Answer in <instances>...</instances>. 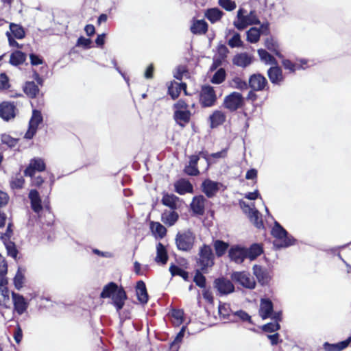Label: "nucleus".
<instances>
[{"mask_svg":"<svg viewBox=\"0 0 351 351\" xmlns=\"http://www.w3.org/2000/svg\"><path fill=\"white\" fill-rule=\"evenodd\" d=\"M350 342L351 337H349L347 339L337 343H329L328 342H325L323 347L325 351H341L346 348Z\"/></svg>","mask_w":351,"mask_h":351,"instance_id":"28","label":"nucleus"},{"mask_svg":"<svg viewBox=\"0 0 351 351\" xmlns=\"http://www.w3.org/2000/svg\"><path fill=\"white\" fill-rule=\"evenodd\" d=\"M233 87L241 90H247L250 88L249 82L247 83L245 81L241 80L239 77H234L232 80Z\"/></svg>","mask_w":351,"mask_h":351,"instance_id":"51","label":"nucleus"},{"mask_svg":"<svg viewBox=\"0 0 351 351\" xmlns=\"http://www.w3.org/2000/svg\"><path fill=\"white\" fill-rule=\"evenodd\" d=\"M219 5L227 11H232L236 8V3L232 0H219Z\"/></svg>","mask_w":351,"mask_h":351,"instance_id":"57","label":"nucleus"},{"mask_svg":"<svg viewBox=\"0 0 351 351\" xmlns=\"http://www.w3.org/2000/svg\"><path fill=\"white\" fill-rule=\"evenodd\" d=\"M9 87V79L5 73L0 74V89H7Z\"/></svg>","mask_w":351,"mask_h":351,"instance_id":"64","label":"nucleus"},{"mask_svg":"<svg viewBox=\"0 0 351 351\" xmlns=\"http://www.w3.org/2000/svg\"><path fill=\"white\" fill-rule=\"evenodd\" d=\"M23 90L25 94L31 99L36 98L40 93L38 85L34 81L26 82L23 87Z\"/></svg>","mask_w":351,"mask_h":351,"instance_id":"29","label":"nucleus"},{"mask_svg":"<svg viewBox=\"0 0 351 351\" xmlns=\"http://www.w3.org/2000/svg\"><path fill=\"white\" fill-rule=\"evenodd\" d=\"M28 197L30 200L31 208L36 213L43 210V205L39 193L36 189L30 190Z\"/></svg>","mask_w":351,"mask_h":351,"instance_id":"20","label":"nucleus"},{"mask_svg":"<svg viewBox=\"0 0 351 351\" xmlns=\"http://www.w3.org/2000/svg\"><path fill=\"white\" fill-rule=\"evenodd\" d=\"M198 256L196 261L197 265L204 273L207 274L208 269L215 265V255L211 247L204 244L199 247Z\"/></svg>","mask_w":351,"mask_h":351,"instance_id":"3","label":"nucleus"},{"mask_svg":"<svg viewBox=\"0 0 351 351\" xmlns=\"http://www.w3.org/2000/svg\"><path fill=\"white\" fill-rule=\"evenodd\" d=\"M169 271L172 276H179L182 277L185 281L189 280V273L176 265L172 264L169 267Z\"/></svg>","mask_w":351,"mask_h":351,"instance_id":"47","label":"nucleus"},{"mask_svg":"<svg viewBox=\"0 0 351 351\" xmlns=\"http://www.w3.org/2000/svg\"><path fill=\"white\" fill-rule=\"evenodd\" d=\"M223 15V11L218 8H208L205 11V17L211 23L219 21Z\"/></svg>","mask_w":351,"mask_h":351,"instance_id":"31","label":"nucleus"},{"mask_svg":"<svg viewBox=\"0 0 351 351\" xmlns=\"http://www.w3.org/2000/svg\"><path fill=\"white\" fill-rule=\"evenodd\" d=\"M228 44L232 48L242 47L243 42L241 39L240 34L235 32L232 37L228 40Z\"/></svg>","mask_w":351,"mask_h":351,"instance_id":"50","label":"nucleus"},{"mask_svg":"<svg viewBox=\"0 0 351 351\" xmlns=\"http://www.w3.org/2000/svg\"><path fill=\"white\" fill-rule=\"evenodd\" d=\"M178 199L179 198L173 194L165 193L162 196L161 202L171 210H176L177 208V201Z\"/></svg>","mask_w":351,"mask_h":351,"instance_id":"35","label":"nucleus"},{"mask_svg":"<svg viewBox=\"0 0 351 351\" xmlns=\"http://www.w3.org/2000/svg\"><path fill=\"white\" fill-rule=\"evenodd\" d=\"M231 280L239 283L245 288L253 289L256 287V282L248 273L245 271H234L231 274Z\"/></svg>","mask_w":351,"mask_h":351,"instance_id":"8","label":"nucleus"},{"mask_svg":"<svg viewBox=\"0 0 351 351\" xmlns=\"http://www.w3.org/2000/svg\"><path fill=\"white\" fill-rule=\"evenodd\" d=\"M150 229L156 237L162 239L167 234L166 228L159 222L152 221Z\"/></svg>","mask_w":351,"mask_h":351,"instance_id":"41","label":"nucleus"},{"mask_svg":"<svg viewBox=\"0 0 351 351\" xmlns=\"http://www.w3.org/2000/svg\"><path fill=\"white\" fill-rule=\"evenodd\" d=\"M271 234L276 238L273 244L276 249L288 247L296 241L278 221L274 222Z\"/></svg>","mask_w":351,"mask_h":351,"instance_id":"2","label":"nucleus"},{"mask_svg":"<svg viewBox=\"0 0 351 351\" xmlns=\"http://www.w3.org/2000/svg\"><path fill=\"white\" fill-rule=\"evenodd\" d=\"M245 12V10L243 8H240L237 12V21H234L233 23L237 29L243 30L249 25L261 24L256 11L251 10L247 15H244Z\"/></svg>","mask_w":351,"mask_h":351,"instance_id":"5","label":"nucleus"},{"mask_svg":"<svg viewBox=\"0 0 351 351\" xmlns=\"http://www.w3.org/2000/svg\"><path fill=\"white\" fill-rule=\"evenodd\" d=\"M261 34V30L257 27H251L246 32L247 40L250 43H257Z\"/></svg>","mask_w":351,"mask_h":351,"instance_id":"43","label":"nucleus"},{"mask_svg":"<svg viewBox=\"0 0 351 351\" xmlns=\"http://www.w3.org/2000/svg\"><path fill=\"white\" fill-rule=\"evenodd\" d=\"M91 40L90 38H86L84 36L78 38L76 43L77 47H83L84 49L90 48Z\"/></svg>","mask_w":351,"mask_h":351,"instance_id":"60","label":"nucleus"},{"mask_svg":"<svg viewBox=\"0 0 351 351\" xmlns=\"http://www.w3.org/2000/svg\"><path fill=\"white\" fill-rule=\"evenodd\" d=\"M191 113L189 110H176L173 114V118L176 123L184 128L190 121Z\"/></svg>","mask_w":351,"mask_h":351,"instance_id":"23","label":"nucleus"},{"mask_svg":"<svg viewBox=\"0 0 351 351\" xmlns=\"http://www.w3.org/2000/svg\"><path fill=\"white\" fill-rule=\"evenodd\" d=\"M136 292L138 300L143 304L147 302L149 295L147 291L145 284L143 281L139 280L136 283Z\"/></svg>","mask_w":351,"mask_h":351,"instance_id":"27","label":"nucleus"},{"mask_svg":"<svg viewBox=\"0 0 351 351\" xmlns=\"http://www.w3.org/2000/svg\"><path fill=\"white\" fill-rule=\"evenodd\" d=\"M178 218L179 215L174 210H165L161 215V221L168 226H173Z\"/></svg>","mask_w":351,"mask_h":351,"instance_id":"25","label":"nucleus"},{"mask_svg":"<svg viewBox=\"0 0 351 351\" xmlns=\"http://www.w3.org/2000/svg\"><path fill=\"white\" fill-rule=\"evenodd\" d=\"M13 337L16 343L19 344L21 343L23 338V331L19 324H17Z\"/></svg>","mask_w":351,"mask_h":351,"instance_id":"63","label":"nucleus"},{"mask_svg":"<svg viewBox=\"0 0 351 351\" xmlns=\"http://www.w3.org/2000/svg\"><path fill=\"white\" fill-rule=\"evenodd\" d=\"M226 77V72L223 68L219 69L212 77L210 82L214 84H220L225 80Z\"/></svg>","mask_w":351,"mask_h":351,"instance_id":"48","label":"nucleus"},{"mask_svg":"<svg viewBox=\"0 0 351 351\" xmlns=\"http://www.w3.org/2000/svg\"><path fill=\"white\" fill-rule=\"evenodd\" d=\"M46 169V164L41 158H34L29 161V165L24 170V175L27 177H33L36 172L44 171Z\"/></svg>","mask_w":351,"mask_h":351,"instance_id":"11","label":"nucleus"},{"mask_svg":"<svg viewBox=\"0 0 351 351\" xmlns=\"http://www.w3.org/2000/svg\"><path fill=\"white\" fill-rule=\"evenodd\" d=\"M1 142L10 147H14L17 144L18 140L5 134L1 136Z\"/></svg>","mask_w":351,"mask_h":351,"instance_id":"56","label":"nucleus"},{"mask_svg":"<svg viewBox=\"0 0 351 351\" xmlns=\"http://www.w3.org/2000/svg\"><path fill=\"white\" fill-rule=\"evenodd\" d=\"M26 60V54L21 51L12 52L10 58V63L14 66L22 64Z\"/></svg>","mask_w":351,"mask_h":351,"instance_id":"40","label":"nucleus"},{"mask_svg":"<svg viewBox=\"0 0 351 351\" xmlns=\"http://www.w3.org/2000/svg\"><path fill=\"white\" fill-rule=\"evenodd\" d=\"M263 252V247L259 243H253L249 247H246L247 258L250 261L255 260Z\"/></svg>","mask_w":351,"mask_h":351,"instance_id":"32","label":"nucleus"},{"mask_svg":"<svg viewBox=\"0 0 351 351\" xmlns=\"http://www.w3.org/2000/svg\"><path fill=\"white\" fill-rule=\"evenodd\" d=\"M206 199L202 195L193 197L192 202L190 204L191 210L195 215H202L205 211V203Z\"/></svg>","mask_w":351,"mask_h":351,"instance_id":"18","label":"nucleus"},{"mask_svg":"<svg viewBox=\"0 0 351 351\" xmlns=\"http://www.w3.org/2000/svg\"><path fill=\"white\" fill-rule=\"evenodd\" d=\"M186 83L181 82L172 83L168 86V93L173 99L178 98L182 90L186 91Z\"/></svg>","mask_w":351,"mask_h":351,"instance_id":"33","label":"nucleus"},{"mask_svg":"<svg viewBox=\"0 0 351 351\" xmlns=\"http://www.w3.org/2000/svg\"><path fill=\"white\" fill-rule=\"evenodd\" d=\"M213 247L217 257L223 256L229 247L228 243L222 240L217 239L213 242Z\"/></svg>","mask_w":351,"mask_h":351,"instance_id":"36","label":"nucleus"},{"mask_svg":"<svg viewBox=\"0 0 351 351\" xmlns=\"http://www.w3.org/2000/svg\"><path fill=\"white\" fill-rule=\"evenodd\" d=\"M43 121L42 113L40 110L34 109L32 110V117L29 121V128L25 134L26 139H32L36 133L38 127Z\"/></svg>","mask_w":351,"mask_h":351,"instance_id":"9","label":"nucleus"},{"mask_svg":"<svg viewBox=\"0 0 351 351\" xmlns=\"http://www.w3.org/2000/svg\"><path fill=\"white\" fill-rule=\"evenodd\" d=\"M282 64L285 69L289 70L291 72H295L296 69H304L302 66H297L294 63H293L289 59L282 58Z\"/></svg>","mask_w":351,"mask_h":351,"instance_id":"55","label":"nucleus"},{"mask_svg":"<svg viewBox=\"0 0 351 351\" xmlns=\"http://www.w3.org/2000/svg\"><path fill=\"white\" fill-rule=\"evenodd\" d=\"M167 261L168 254L167 249L162 243H158L156 245V256L155 258V261L157 263L165 265L167 263Z\"/></svg>","mask_w":351,"mask_h":351,"instance_id":"34","label":"nucleus"},{"mask_svg":"<svg viewBox=\"0 0 351 351\" xmlns=\"http://www.w3.org/2000/svg\"><path fill=\"white\" fill-rule=\"evenodd\" d=\"M267 76L271 83L277 86H280L285 80V76L283 75L282 70L277 64L271 66L267 70Z\"/></svg>","mask_w":351,"mask_h":351,"instance_id":"15","label":"nucleus"},{"mask_svg":"<svg viewBox=\"0 0 351 351\" xmlns=\"http://www.w3.org/2000/svg\"><path fill=\"white\" fill-rule=\"evenodd\" d=\"M222 184L218 182L210 179L205 180L202 184V191L207 197L211 198L219 191V186Z\"/></svg>","mask_w":351,"mask_h":351,"instance_id":"16","label":"nucleus"},{"mask_svg":"<svg viewBox=\"0 0 351 351\" xmlns=\"http://www.w3.org/2000/svg\"><path fill=\"white\" fill-rule=\"evenodd\" d=\"M226 117L224 112L217 110H215L208 118L210 127L213 129L217 128L226 121Z\"/></svg>","mask_w":351,"mask_h":351,"instance_id":"22","label":"nucleus"},{"mask_svg":"<svg viewBox=\"0 0 351 351\" xmlns=\"http://www.w3.org/2000/svg\"><path fill=\"white\" fill-rule=\"evenodd\" d=\"M12 234V223H9L7 226L6 231L1 236V239L3 242L10 241V239Z\"/></svg>","mask_w":351,"mask_h":351,"instance_id":"61","label":"nucleus"},{"mask_svg":"<svg viewBox=\"0 0 351 351\" xmlns=\"http://www.w3.org/2000/svg\"><path fill=\"white\" fill-rule=\"evenodd\" d=\"M217 95L214 88L210 85L202 87L199 93V103L204 108L212 107L217 101Z\"/></svg>","mask_w":351,"mask_h":351,"instance_id":"6","label":"nucleus"},{"mask_svg":"<svg viewBox=\"0 0 351 351\" xmlns=\"http://www.w3.org/2000/svg\"><path fill=\"white\" fill-rule=\"evenodd\" d=\"M23 280L24 275L21 273L20 269H19L14 278V284L16 289L19 290L22 288Z\"/></svg>","mask_w":351,"mask_h":351,"instance_id":"54","label":"nucleus"},{"mask_svg":"<svg viewBox=\"0 0 351 351\" xmlns=\"http://www.w3.org/2000/svg\"><path fill=\"white\" fill-rule=\"evenodd\" d=\"M274 311V304L269 298H262L261 300L259 315L263 319H266L271 317Z\"/></svg>","mask_w":351,"mask_h":351,"instance_id":"19","label":"nucleus"},{"mask_svg":"<svg viewBox=\"0 0 351 351\" xmlns=\"http://www.w3.org/2000/svg\"><path fill=\"white\" fill-rule=\"evenodd\" d=\"M228 53L229 50L228 47L223 44H220L217 47V54L216 56L225 61Z\"/></svg>","mask_w":351,"mask_h":351,"instance_id":"58","label":"nucleus"},{"mask_svg":"<svg viewBox=\"0 0 351 351\" xmlns=\"http://www.w3.org/2000/svg\"><path fill=\"white\" fill-rule=\"evenodd\" d=\"M14 308L19 315L25 313L28 307V304L25 298L19 293H12Z\"/></svg>","mask_w":351,"mask_h":351,"instance_id":"21","label":"nucleus"},{"mask_svg":"<svg viewBox=\"0 0 351 351\" xmlns=\"http://www.w3.org/2000/svg\"><path fill=\"white\" fill-rule=\"evenodd\" d=\"M203 274L204 273L201 269H197L193 278V282L200 288H205L206 284V278Z\"/></svg>","mask_w":351,"mask_h":351,"instance_id":"46","label":"nucleus"},{"mask_svg":"<svg viewBox=\"0 0 351 351\" xmlns=\"http://www.w3.org/2000/svg\"><path fill=\"white\" fill-rule=\"evenodd\" d=\"M195 235L190 230H186L178 232L175 238V242L178 250L189 252L194 246Z\"/></svg>","mask_w":351,"mask_h":351,"instance_id":"4","label":"nucleus"},{"mask_svg":"<svg viewBox=\"0 0 351 351\" xmlns=\"http://www.w3.org/2000/svg\"><path fill=\"white\" fill-rule=\"evenodd\" d=\"M267 84V79L260 73L253 74L249 78V86L253 90L262 91Z\"/></svg>","mask_w":351,"mask_h":351,"instance_id":"14","label":"nucleus"},{"mask_svg":"<svg viewBox=\"0 0 351 351\" xmlns=\"http://www.w3.org/2000/svg\"><path fill=\"white\" fill-rule=\"evenodd\" d=\"M248 217L253 224L258 228H263V223L260 216L259 211L256 209H250V212L247 213Z\"/></svg>","mask_w":351,"mask_h":351,"instance_id":"38","label":"nucleus"},{"mask_svg":"<svg viewBox=\"0 0 351 351\" xmlns=\"http://www.w3.org/2000/svg\"><path fill=\"white\" fill-rule=\"evenodd\" d=\"M10 32L11 35L16 39H23L25 36L24 28L19 24L14 23H10Z\"/></svg>","mask_w":351,"mask_h":351,"instance_id":"37","label":"nucleus"},{"mask_svg":"<svg viewBox=\"0 0 351 351\" xmlns=\"http://www.w3.org/2000/svg\"><path fill=\"white\" fill-rule=\"evenodd\" d=\"M175 191L180 194L184 195L186 193H192L193 186L191 183L184 179H180L174 184Z\"/></svg>","mask_w":351,"mask_h":351,"instance_id":"24","label":"nucleus"},{"mask_svg":"<svg viewBox=\"0 0 351 351\" xmlns=\"http://www.w3.org/2000/svg\"><path fill=\"white\" fill-rule=\"evenodd\" d=\"M184 171L187 175L191 176H196L199 174L197 167L192 166L190 165H186Z\"/></svg>","mask_w":351,"mask_h":351,"instance_id":"62","label":"nucleus"},{"mask_svg":"<svg viewBox=\"0 0 351 351\" xmlns=\"http://www.w3.org/2000/svg\"><path fill=\"white\" fill-rule=\"evenodd\" d=\"M252 62V57L245 52L235 55L232 59V62L234 65L243 68L247 67L251 64Z\"/></svg>","mask_w":351,"mask_h":351,"instance_id":"26","label":"nucleus"},{"mask_svg":"<svg viewBox=\"0 0 351 351\" xmlns=\"http://www.w3.org/2000/svg\"><path fill=\"white\" fill-rule=\"evenodd\" d=\"M16 110V106L13 102L3 101L0 104V117L8 121L15 117Z\"/></svg>","mask_w":351,"mask_h":351,"instance_id":"13","label":"nucleus"},{"mask_svg":"<svg viewBox=\"0 0 351 351\" xmlns=\"http://www.w3.org/2000/svg\"><path fill=\"white\" fill-rule=\"evenodd\" d=\"M3 243L5 244L8 255L16 260L19 251L15 243L11 241L3 242Z\"/></svg>","mask_w":351,"mask_h":351,"instance_id":"49","label":"nucleus"},{"mask_svg":"<svg viewBox=\"0 0 351 351\" xmlns=\"http://www.w3.org/2000/svg\"><path fill=\"white\" fill-rule=\"evenodd\" d=\"M228 257L231 261L241 264L247 258L246 247L241 245H233L228 250Z\"/></svg>","mask_w":351,"mask_h":351,"instance_id":"10","label":"nucleus"},{"mask_svg":"<svg viewBox=\"0 0 351 351\" xmlns=\"http://www.w3.org/2000/svg\"><path fill=\"white\" fill-rule=\"evenodd\" d=\"M233 315L238 317L243 322H248L252 323L251 316L243 310H239L233 313Z\"/></svg>","mask_w":351,"mask_h":351,"instance_id":"59","label":"nucleus"},{"mask_svg":"<svg viewBox=\"0 0 351 351\" xmlns=\"http://www.w3.org/2000/svg\"><path fill=\"white\" fill-rule=\"evenodd\" d=\"M253 274L256 276L258 282L261 285H267L270 280V275L267 269L258 265H254L252 268Z\"/></svg>","mask_w":351,"mask_h":351,"instance_id":"17","label":"nucleus"},{"mask_svg":"<svg viewBox=\"0 0 351 351\" xmlns=\"http://www.w3.org/2000/svg\"><path fill=\"white\" fill-rule=\"evenodd\" d=\"M213 285L221 295H228L234 291V286L232 282L224 277L216 278L214 280Z\"/></svg>","mask_w":351,"mask_h":351,"instance_id":"12","label":"nucleus"},{"mask_svg":"<svg viewBox=\"0 0 351 351\" xmlns=\"http://www.w3.org/2000/svg\"><path fill=\"white\" fill-rule=\"evenodd\" d=\"M258 54L261 60L264 61L266 64L276 65L277 61L274 56L269 54L266 50L260 49L258 50Z\"/></svg>","mask_w":351,"mask_h":351,"instance_id":"45","label":"nucleus"},{"mask_svg":"<svg viewBox=\"0 0 351 351\" xmlns=\"http://www.w3.org/2000/svg\"><path fill=\"white\" fill-rule=\"evenodd\" d=\"M25 183V179L20 174L17 173L15 176H12L10 181V186L13 190H19L23 189Z\"/></svg>","mask_w":351,"mask_h":351,"instance_id":"42","label":"nucleus"},{"mask_svg":"<svg viewBox=\"0 0 351 351\" xmlns=\"http://www.w3.org/2000/svg\"><path fill=\"white\" fill-rule=\"evenodd\" d=\"M186 329V326H183L179 332L176 335L174 340L170 344V348L175 351H178L179 343L182 342Z\"/></svg>","mask_w":351,"mask_h":351,"instance_id":"44","label":"nucleus"},{"mask_svg":"<svg viewBox=\"0 0 351 351\" xmlns=\"http://www.w3.org/2000/svg\"><path fill=\"white\" fill-rule=\"evenodd\" d=\"M265 46L268 50L273 52L279 58H283V56L279 51V46L277 41L273 38H267L265 41Z\"/></svg>","mask_w":351,"mask_h":351,"instance_id":"39","label":"nucleus"},{"mask_svg":"<svg viewBox=\"0 0 351 351\" xmlns=\"http://www.w3.org/2000/svg\"><path fill=\"white\" fill-rule=\"evenodd\" d=\"M208 28V23L203 19L195 20L191 26V32L193 34H204L207 32Z\"/></svg>","mask_w":351,"mask_h":351,"instance_id":"30","label":"nucleus"},{"mask_svg":"<svg viewBox=\"0 0 351 351\" xmlns=\"http://www.w3.org/2000/svg\"><path fill=\"white\" fill-rule=\"evenodd\" d=\"M101 298H111L112 304L115 307L117 312H119L125 305L128 298L125 291L122 287H119L114 282L106 285L100 293Z\"/></svg>","mask_w":351,"mask_h":351,"instance_id":"1","label":"nucleus"},{"mask_svg":"<svg viewBox=\"0 0 351 351\" xmlns=\"http://www.w3.org/2000/svg\"><path fill=\"white\" fill-rule=\"evenodd\" d=\"M245 104V99L243 95L238 92H232L225 97L223 100V106L231 112H234L242 108Z\"/></svg>","mask_w":351,"mask_h":351,"instance_id":"7","label":"nucleus"},{"mask_svg":"<svg viewBox=\"0 0 351 351\" xmlns=\"http://www.w3.org/2000/svg\"><path fill=\"white\" fill-rule=\"evenodd\" d=\"M230 311L231 309L229 304L221 303V302H219L218 311L220 316H221L223 318H228L230 315Z\"/></svg>","mask_w":351,"mask_h":351,"instance_id":"52","label":"nucleus"},{"mask_svg":"<svg viewBox=\"0 0 351 351\" xmlns=\"http://www.w3.org/2000/svg\"><path fill=\"white\" fill-rule=\"evenodd\" d=\"M262 330L267 332H273L280 328V324L277 322L267 323L262 326Z\"/></svg>","mask_w":351,"mask_h":351,"instance_id":"53","label":"nucleus"}]
</instances>
